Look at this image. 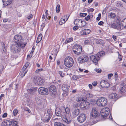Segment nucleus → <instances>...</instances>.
Segmentation results:
<instances>
[{"mask_svg": "<svg viewBox=\"0 0 126 126\" xmlns=\"http://www.w3.org/2000/svg\"><path fill=\"white\" fill-rule=\"evenodd\" d=\"M51 116L46 114H45L44 118L43 119V121L45 122H48L50 120Z\"/></svg>", "mask_w": 126, "mask_h": 126, "instance_id": "23", "label": "nucleus"}, {"mask_svg": "<svg viewBox=\"0 0 126 126\" xmlns=\"http://www.w3.org/2000/svg\"><path fill=\"white\" fill-rule=\"evenodd\" d=\"M79 106V104L78 103H75L74 104V106L76 108L77 107Z\"/></svg>", "mask_w": 126, "mask_h": 126, "instance_id": "64", "label": "nucleus"}, {"mask_svg": "<svg viewBox=\"0 0 126 126\" xmlns=\"http://www.w3.org/2000/svg\"><path fill=\"white\" fill-rule=\"evenodd\" d=\"M100 85L102 87L105 88H107L110 86L109 83H108L107 81L104 80L101 81Z\"/></svg>", "mask_w": 126, "mask_h": 126, "instance_id": "15", "label": "nucleus"}, {"mask_svg": "<svg viewBox=\"0 0 126 126\" xmlns=\"http://www.w3.org/2000/svg\"><path fill=\"white\" fill-rule=\"evenodd\" d=\"M12 124V121L10 120H6L2 123V124L5 126H10Z\"/></svg>", "mask_w": 126, "mask_h": 126, "instance_id": "25", "label": "nucleus"}, {"mask_svg": "<svg viewBox=\"0 0 126 126\" xmlns=\"http://www.w3.org/2000/svg\"><path fill=\"white\" fill-rule=\"evenodd\" d=\"M114 76L115 79H117L118 78V76L116 72H115L114 73Z\"/></svg>", "mask_w": 126, "mask_h": 126, "instance_id": "51", "label": "nucleus"}, {"mask_svg": "<svg viewBox=\"0 0 126 126\" xmlns=\"http://www.w3.org/2000/svg\"><path fill=\"white\" fill-rule=\"evenodd\" d=\"M82 77L81 76H73L72 78V79L73 80H76L77 79H79Z\"/></svg>", "mask_w": 126, "mask_h": 126, "instance_id": "32", "label": "nucleus"}, {"mask_svg": "<svg viewBox=\"0 0 126 126\" xmlns=\"http://www.w3.org/2000/svg\"><path fill=\"white\" fill-rule=\"evenodd\" d=\"M103 24L104 22L102 21H100L98 23V24L99 25H102Z\"/></svg>", "mask_w": 126, "mask_h": 126, "instance_id": "62", "label": "nucleus"}, {"mask_svg": "<svg viewBox=\"0 0 126 126\" xmlns=\"http://www.w3.org/2000/svg\"><path fill=\"white\" fill-rule=\"evenodd\" d=\"M97 82L96 81H94L92 83V84L94 86H96L97 84Z\"/></svg>", "mask_w": 126, "mask_h": 126, "instance_id": "59", "label": "nucleus"}, {"mask_svg": "<svg viewBox=\"0 0 126 126\" xmlns=\"http://www.w3.org/2000/svg\"><path fill=\"white\" fill-rule=\"evenodd\" d=\"M43 70V68H41L36 70L35 72V73H39L41 72Z\"/></svg>", "mask_w": 126, "mask_h": 126, "instance_id": "44", "label": "nucleus"}, {"mask_svg": "<svg viewBox=\"0 0 126 126\" xmlns=\"http://www.w3.org/2000/svg\"><path fill=\"white\" fill-rule=\"evenodd\" d=\"M2 45V50L4 52H6L7 51L6 47H5V45L3 43L1 44Z\"/></svg>", "mask_w": 126, "mask_h": 126, "instance_id": "40", "label": "nucleus"}, {"mask_svg": "<svg viewBox=\"0 0 126 126\" xmlns=\"http://www.w3.org/2000/svg\"><path fill=\"white\" fill-rule=\"evenodd\" d=\"M14 40L16 44L18 43L21 41H22L23 40L21 36L19 35L15 36L14 37Z\"/></svg>", "mask_w": 126, "mask_h": 126, "instance_id": "17", "label": "nucleus"}, {"mask_svg": "<svg viewBox=\"0 0 126 126\" xmlns=\"http://www.w3.org/2000/svg\"><path fill=\"white\" fill-rule=\"evenodd\" d=\"M73 38L72 37H71L69 38H67L66 39L64 42V43L65 44H66L68 43H69L73 41Z\"/></svg>", "mask_w": 126, "mask_h": 126, "instance_id": "35", "label": "nucleus"}, {"mask_svg": "<svg viewBox=\"0 0 126 126\" xmlns=\"http://www.w3.org/2000/svg\"><path fill=\"white\" fill-rule=\"evenodd\" d=\"M84 43L85 44H88L90 43V41L89 40H85Z\"/></svg>", "mask_w": 126, "mask_h": 126, "instance_id": "52", "label": "nucleus"}, {"mask_svg": "<svg viewBox=\"0 0 126 126\" xmlns=\"http://www.w3.org/2000/svg\"><path fill=\"white\" fill-rule=\"evenodd\" d=\"M65 23V21H63L62 20V19L61 18L60 20V22H59V24L60 25H61L62 24H63V23Z\"/></svg>", "mask_w": 126, "mask_h": 126, "instance_id": "48", "label": "nucleus"}, {"mask_svg": "<svg viewBox=\"0 0 126 126\" xmlns=\"http://www.w3.org/2000/svg\"><path fill=\"white\" fill-rule=\"evenodd\" d=\"M7 115V113H4L2 115V117L3 118H5L6 117Z\"/></svg>", "mask_w": 126, "mask_h": 126, "instance_id": "63", "label": "nucleus"}, {"mask_svg": "<svg viewBox=\"0 0 126 126\" xmlns=\"http://www.w3.org/2000/svg\"><path fill=\"white\" fill-rule=\"evenodd\" d=\"M13 123L14 125L13 124L12 126H19L18 125H17V121H15L14 122H13Z\"/></svg>", "mask_w": 126, "mask_h": 126, "instance_id": "54", "label": "nucleus"}, {"mask_svg": "<svg viewBox=\"0 0 126 126\" xmlns=\"http://www.w3.org/2000/svg\"><path fill=\"white\" fill-rule=\"evenodd\" d=\"M117 97V94L115 93L111 94L109 95V97L111 99L116 98Z\"/></svg>", "mask_w": 126, "mask_h": 126, "instance_id": "31", "label": "nucleus"}, {"mask_svg": "<svg viewBox=\"0 0 126 126\" xmlns=\"http://www.w3.org/2000/svg\"><path fill=\"white\" fill-rule=\"evenodd\" d=\"M111 27L113 28L119 30H121L123 29L122 25H121V24L120 25L119 23H113L111 25Z\"/></svg>", "mask_w": 126, "mask_h": 126, "instance_id": "14", "label": "nucleus"}, {"mask_svg": "<svg viewBox=\"0 0 126 126\" xmlns=\"http://www.w3.org/2000/svg\"><path fill=\"white\" fill-rule=\"evenodd\" d=\"M113 76V74L112 73H110L109 74L108 76L109 79H110L111 78V77Z\"/></svg>", "mask_w": 126, "mask_h": 126, "instance_id": "55", "label": "nucleus"}, {"mask_svg": "<svg viewBox=\"0 0 126 126\" xmlns=\"http://www.w3.org/2000/svg\"><path fill=\"white\" fill-rule=\"evenodd\" d=\"M29 64L30 63L29 62H26L25 65L23 66L22 68L23 70H24V69L25 70V69H26L27 67L29 66Z\"/></svg>", "mask_w": 126, "mask_h": 126, "instance_id": "39", "label": "nucleus"}, {"mask_svg": "<svg viewBox=\"0 0 126 126\" xmlns=\"http://www.w3.org/2000/svg\"><path fill=\"white\" fill-rule=\"evenodd\" d=\"M49 91L50 95L53 97H55L57 93L55 86L54 85L51 86L49 87Z\"/></svg>", "mask_w": 126, "mask_h": 126, "instance_id": "8", "label": "nucleus"}, {"mask_svg": "<svg viewBox=\"0 0 126 126\" xmlns=\"http://www.w3.org/2000/svg\"><path fill=\"white\" fill-rule=\"evenodd\" d=\"M37 90V88H32V89H28V91L29 93L31 94H34L35 92Z\"/></svg>", "mask_w": 126, "mask_h": 126, "instance_id": "27", "label": "nucleus"}, {"mask_svg": "<svg viewBox=\"0 0 126 126\" xmlns=\"http://www.w3.org/2000/svg\"><path fill=\"white\" fill-rule=\"evenodd\" d=\"M79 27L78 26H75L73 28V30L74 31H76L77 29H78L79 28Z\"/></svg>", "mask_w": 126, "mask_h": 126, "instance_id": "60", "label": "nucleus"}, {"mask_svg": "<svg viewBox=\"0 0 126 126\" xmlns=\"http://www.w3.org/2000/svg\"><path fill=\"white\" fill-rule=\"evenodd\" d=\"M101 40L100 39H96L95 41L96 43L97 44H100L101 43Z\"/></svg>", "mask_w": 126, "mask_h": 126, "instance_id": "46", "label": "nucleus"}, {"mask_svg": "<svg viewBox=\"0 0 126 126\" xmlns=\"http://www.w3.org/2000/svg\"><path fill=\"white\" fill-rule=\"evenodd\" d=\"M47 115H48L51 117L52 113L51 110L50 109H48L47 111V113H46Z\"/></svg>", "mask_w": 126, "mask_h": 126, "instance_id": "41", "label": "nucleus"}, {"mask_svg": "<svg viewBox=\"0 0 126 126\" xmlns=\"http://www.w3.org/2000/svg\"><path fill=\"white\" fill-rule=\"evenodd\" d=\"M97 105L100 107H105L107 104V99L105 97H100L98 98L96 101Z\"/></svg>", "mask_w": 126, "mask_h": 126, "instance_id": "2", "label": "nucleus"}, {"mask_svg": "<svg viewBox=\"0 0 126 126\" xmlns=\"http://www.w3.org/2000/svg\"><path fill=\"white\" fill-rule=\"evenodd\" d=\"M85 94L84 95L85 96L86 98H91L92 97L93 95L92 94H90L89 92L85 91L84 92Z\"/></svg>", "mask_w": 126, "mask_h": 126, "instance_id": "30", "label": "nucleus"}, {"mask_svg": "<svg viewBox=\"0 0 126 126\" xmlns=\"http://www.w3.org/2000/svg\"><path fill=\"white\" fill-rule=\"evenodd\" d=\"M60 5L59 4H58L56 7V12L58 13L60 12Z\"/></svg>", "mask_w": 126, "mask_h": 126, "instance_id": "42", "label": "nucleus"}, {"mask_svg": "<svg viewBox=\"0 0 126 126\" xmlns=\"http://www.w3.org/2000/svg\"><path fill=\"white\" fill-rule=\"evenodd\" d=\"M3 68V66L0 63V72L2 71Z\"/></svg>", "mask_w": 126, "mask_h": 126, "instance_id": "49", "label": "nucleus"}, {"mask_svg": "<svg viewBox=\"0 0 126 126\" xmlns=\"http://www.w3.org/2000/svg\"><path fill=\"white\" fill-rule=\"evenodd\" d=\"M98 16L96 18V19L98 21H99L100 19L101 16L100 14H99L98 15Z\"/></svg>", "mask_w": 126, "mask_h": 126, "instance_id": "53", "label": "nucleus"}, {"mask_svg": "<svg viewBox=\"0 0 126 126\" xmlns=\"http://www.w3.org/2000/svg\"><path fill=\"white\" fill-rule=\"evenodd\" d=\"M80 111L79 110L76 109L74 110L72 112V114L74 117H75L80 113Z\"/></svg>", "mask_w": 126, "mask_h": 126, "instance_id": "21", "label": "nucleus"}, {"mask_svg": "<svg viewBox=\"0 0 126 126\" xmlns=\"http://www.w3.org/2000/svg\"><path fill=\"white\" fill-rule=\"evenodd\" d=\"M64 64L67 67L70 68L74 64V61L73 58L69 56L66 57L64 59Z\"/></svg>", "mask_w": 126, "mask_h": 126, "instance_id": "3", "label": "nucleus"}, {"mask_svg": "<svg viewBox=\"0 0 126 126\" xmlns=\"http://www.w3.org/2000/svg\"><path fill=\"white\" fill-rule=\"evenodd\" d=\"M69 17V16H67V15H65L63 16H62L61 19L63 21H65V23L68 19Z\"/></svg>", "mask_w": 126, "mask_h": 126, "instance_id": "36", "label": "nucleus"}, {"mask_svg": "<svg viewBox=\"0 0 126 126\" xmlns=\"http://www.w3.org/2000/svg\"><path fill=\"white\" fill-rule=\"evenodd\" d=\"M53 122H54V126H66L65 125L62 123L57 122L59 121V119L58 118H55L53 120Z\"/></svg>", "mask_w": 126, "mask_h": 126, "instance_id": "20", "label": "nucleus"}, {"mask_svg": "<svg viewBox=\"0 0 126 126\" xmlns=\"http://www.w3.org/2000/svg\"><path fill=\"white\" fill-rule=\"evenodd\" d=\"M73 51L75 54L79 55L82 51V47L80 46L75 45L73 47Z\"/></svg>", "mask_w": 126, "mask_h": 126, "instance_id": "7", "label": "nucleus"}, {"mask_svg": "<svg viewBox=\"0 0 126 126\" xmlns=\"http://www.w3.org/2000/svg\"><path fill=\"white\" fill-rule=\"evenodd\" d=\"M70 86L67 85L63 84L62 87V90L65 92H68L69 91Z\"/></svg>", "mask_w": 126, "mask_h": 126, "instance_id": "24", "label": "nucleus"}, {"mask_svg": "<svg viewBox=\"0 0 126 126\" xmlns=\"http://www.w3.org/2000/svg\"><path fill=\"white\" fill-rule=\"evenodd\" d=\"M18 113V110L17 109H15L13 111V115L14 116H16Z\"/></svg>", "mask_w": 126, "mask_h": 126, "instance_id": "37", "label": "nucleus"}, {"mask_svg": "<svg viewBox=\"0 0 126 126\" xmlns=\"http://www.w3.org/2000/svg\"><path fill=\"white\" fill-rule=\"evenodd\" d=\"M33 81L37 85H41L43 83L44 80L40 77L35 76L34 77Z\"/></svg>", "mask_w": 126, "mask_h": 126, "instance_id": "5", "label": "nucleus"}, {"mask_svg": "<svg viewBox=\"0 0 126 126\" xmlns=\"http://www.w3.org/2000/svg\"><path fill=\"white\" fill-rule=\"evenodd\" d=\"M38 91L40 94L44 95L48 93L47 89L43 87H40L38 89Z\"/></svg>", "mask_w": 126, "mask_h": 126, "instance_id": "10", "label": "nucleus"}, {"mask_svg": "<svg viewBox=\"0 0 126 126\" xmlns=\"http://www.w3.org/2000/svg\"><path fill=\"white\" fill-rule=\"evenodd\" d=\"M12 0H2L3 4L5 6L10 5L12 3Z\"/></svg>", "mask_w": 126, "mask_h": 126, "instance_id": "26", "label": "nucleus"}, {"mask_svg": "<svg viewBox=\"0 0 126 126\" xmlns=\"http://www.w3.org/2000/svg\"><path fill=\"white\" fill-rule=\"evenodd\" d=\"M85 23L84 21H83L80 19H76L74 21V24L75 25L78 26L79 27H84L85 25Z\"/></svg>", "mask_w": 126, "mask_h": 126, "instance_id": "6", "label": "nucleus"}, {"mask_svg": "<svg viewBox=\"0 0 126 126\" xmlns=\"http://www.w3.org/2000/svg\"><path fill=\"white\" fill-rule=\"evenodd\" d=\"M98 115L97 110L95 107L93 108L90 113V115L94 117H96Z\"/></svg>", "mask_w": 126, "mask_h": 126, "instance_id": "16", "label": "nucleus"}, {"mask_svg": "<svg viewBox=\"0 0 126 126\" xmlns=\"http://www.w3.org/2000/svg\"><path fill=\"white\" fill-rule=\"evenodd\" d=\"M90 103L87 101H83L80 104V108L82 110H85L89 108L90 107Z\"/></svg>", "mask_w": 126, "mask_h": 126, "instance_id": "11", "label": "nucleus"}, {"mask_svg": "<svg viewBox=\"0 0 126 126\" xmlns=\"http://www.w3.org/2000/svg\"><path fill=\"white\" fill-rule=\"evenodd\" d=\"M27 43L23 42V40L21 41L18 43L16 44L17 46L21 49V48H23L26 44Z\"/></svg>", "mask_w": 126, "mask_h": 126, "instance_id": "19", "label": "nucleus"}, {"mask_svg": "<svg viewBox=\"0 0 126 126\" xmlns=\"http://www.w3.org/2000/svg\"><path fill=\"white\" fill-rule=\"evenodd\" d=\"M55 112L57 116L61 117L63 120L66 123L69 124L71 123V119L67 116V115L70 113V109L68 107L65 108L64 107L62 106L60 108H57Z\"/></svg>", "mask_w": 126, "mask_h": 126, "instance_id": "1", "label": "nucleus"}, {"mask_svg": "<svg viewBox=\"0 0 126 126\" xmlns=\"http://www.w3.org/2000/svg\"><path fill=\"white\" fill-rule=\"evenodd\" d=\"M78 59L80 60V62L81 63L86 62L89 60L88 57L87 55H81L79 57Z\"/></svg>", "mask_w": 126, "mask_h": 126, "instance_id": "13", "label": "nucleus"}, {"mask_svg": "<svg viewBox=\"0 0 126 126\" xmlns=\"http://www.w3.org/2000/svg\"><path fill=\"white\" fill-rule=\"evenodd\" d=\"M95 71H96V72L98 73H99L101 72V69L100 68L99 69H94Z\"/></svg>", "mask_w": 126, "mask_h": 126, "instance_id": "47", "label": "nucleus"}, {"mask_svg": "<svg viewBox=\"0 0 126 126\" xmlns=\"http://www.w3.org/2000/svg\"><path fill=\"white\" fill-rule=\"evenodd\" d=\"M80 15L81 17H83L86 16L87 14L81 13L80 14Z\"/></svg>", "mask_w": 126, "mask_h": 126, "instance_id": "50", "label": "nucleus"}, {"mask_svg": "<svg viewBox=\"0 0 126 126\" xmlns=\"http://www.w3.org/2000/svg\"><path fill=\"white\" fill-rule=\"evenodd\" d=\"M33 17V16L32 15V14H30L28 17H27V18L28 19H30L32 18Z\"/></svg>", "mask_w": 126, "mask_h": 126, "instance_id": "58", "label": "nucleus"}, {"mask_svg": "<svg viewBox=\"0 0 126 126\" xmlns=\"http://www.w3.org/2000/svg\"><path fill=\"white\" fill-rule=\"evenodd\" d=\"M90 30L89 29H85L83 30L80 32L82 35H85L88 34L90 32Z\"/></svg>", "mask_w": 126, "mask_h": 126, "instance_id": "22", "label": "nucleus"}, {"mask_svg": "<svg viewBox=\"0 0 126 126\" xmlns=\"http://www.w3.org/2000/svg\"><path fill=\"white\" fill-rule=\"evenodd\" d=\"M86 115L84 114L81 113L78 117L77 120L79 123H82L86 120Z\"/></svg>", "mask_w": 126, "mask_h": 126, "instance_id": "9", "label": "nucleus"}, {"mask_svg": "<svg viewBox=\"0 0 126 126\" xmlns=\"http://www.w3.org/2000/svg\"><path fill=\"white\" fill-rule=\"evenodd\" d=\"M94 9L92 8H91L88 9V11L89 12H93L94 10Z\"/></svg>", "mask_w": 126, "mask_h": 126, "instance_id": "56", "label": "nucleus"}, {"mask_svg": "<svg viewBox=\"0 0 126 126\" xmlns=\"http://www.w3.org/2000/svg\"><path fill=\"white\" fill-rule=\"evenodd\" d=\"M90 16L89 15H88L87 16L85 17V20L88 21V20L90 19Z\"/></svg>", "mask_w": 126, "mask_h": 126, "instance_id": "57", "label": "nucleus"}, {"mask_svg": "<svg viewBox=\"0 0 126 126\" xmlns=\"http://www.w3.org/2000/svg\"><path fill=\"white\" fill-rule=\"evenodd\" d=\"M84 100V99L83 98L80 97L78 98L77 101L78 102H80L82 101H83Z\"/></svg>", "mask_w": 126, "mask_h": 126, "instance_id": "45", "label": "nucleus"}, {"mask_svg": "<svg viewBox=\"0 0 126 126\" xmlns=\"http://www.w3.org/2000/svg\"><path fill=\"white\" fill-rule=\"evenodd\" d=\"M110 111V110L108 108L103 109L101 111V114L104 118L105 119L107 118Z\"/></svg>", "mask_w": 126, "mask_h": 126, "instance_id": "4", "label": "nucleus"}, {"mask_svg": "<svg viewBox=\"0 0 126 126\" xmlns=\"http://www.w3.org/2000/svg\"><path fill=\"white\" fill-rule=\"evenodd\" d=\"M125 87H122L120 88V90L121 94L126 93V89H125Z\"/></svg>", "mask_w": 126, "mask_h": 126, "instance_id": "33", "label": "nucleus"}, {"mask_svg": "<svg viewBox=\"0 0 126 126\" xmlns=\"http://www.w3.org/2000/svg\"><path fill=\"white\" fill-rule=\"evenodd\" d=\"M105 55V52L104 51H101L98 52L96 54V56L99 59L102 56H104Z\"/></svg>", "mask_w": 126, "mask_h": 126, "instance_id": "29", "label": "nucleus"}, {"mask_svg": "<svg viewBox=\"0 0 126 126\" xmlns=\"http://www.w3.org/2000/svg\"><path fill=\"white\" fill-rule=\"evenodd\" d=\"M121 25H122L123 29L126 28V18L123 19L121 22Z\"/></svg>", "mask_w": 126, "mask_h": 126, "instance_id": "28", "label": "nucleus"}, {"mask_svg": "<svg viewBox=\"0 0 126 126\" xmlns=\"http://www.w3.org/2000/svg\"><path fill=\"white\" fill-rule=\"evenodd\" d=\"M11 51L14 53H18L21 51V49L17 46L16 44L15 45H12L11 48Z\"/></svg>", "mask_w": 126, "mask_h": 126, "instance_id": "12", "label": "nucleus"}, {"mask_svg": "<svg viewBox=\"0 0 126 126\" xmlns=\"http://www.w3.org/2000/svg\"><path fill=\"white\" fill-rule=\"evenodd\" d=\"M48 12V10H47L45 12V14H46V18H47V16H49V15L47 13V12Z\"/></svg>", "mask_w": 126, "mask_h": 126, "instance_id": "61", "label": "nucleus"}, {"mask_svg": "<svg viewBox=\"0 0 126 126\" xmlns=\"http://www.w3.org/2000/svg\"><path fill=\"white\" fill-rule=\"evenodd\" d=\"M42 34H39L38 37L36 42H37L38 43L41 41L42 39Z\"/></svg>", "mask_w": 126, "mask_h": 126, "instance_id": "34", "label": "nucleus"}, {"mask_svg": "<svg viewBox=\"0 0 126 126\" xmlns=\"http://www.w3.org/2000/svg\"><path fill=\"white\" fill-rule=\"evenodd\" d=\"M90 60L93 63H95V64L96 65L98 62V60L99 59L98 58L96 55L95 56L94 55H91L90 56Z\"/></svg>", "mask_w": 126, "mask_h": 126, "instance_id": "18", "label": "nucleus"}, {"mask_svg": "<svg viewBox=\"0 0 126 126\" xmlns=\"http://www.w3.org/2000/svg\"><path fill=\"white\" fill-rule=\"evenodd\" d=\"M116 5L119 7L123 6L122 2L120 1H118L117 2Z\"/></svg>", "mask_w": 126, "mask_h": 126, "instance_id": "43", "label": "nucleus"}, {"mask_svg": "<svg viewBox=\"0 0 126 126\" xmlns=\"http://www.w3.org/2000/svg\"><path fill=\"white\" fill-rule=\"evenodd\" d=\"M109 17L112 18H115L116 15L114 13H110L109 14Z\"/></svg>", "mask_w": 126, "mask_h": 126, "instance_id": "38", "label": "nucleus"}]
</instances>
